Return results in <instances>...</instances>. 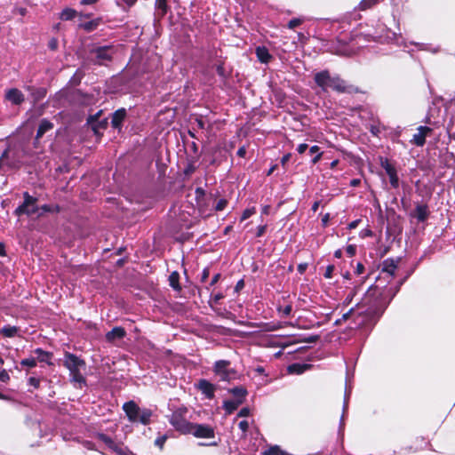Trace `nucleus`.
<instances>
[{"label":"nucleus","instance_id":"obj_1","mask_svg":"<svg viewBox=\"0 0 455 455\" xmlns=\"http://www.w3.org/2000/svg\"><path fill=\"white\" fill-rule=\"evenodd\" d=\"M314 81L319 88V92L326 93L332 90L338 93H354L357 92L355 87L348 84L339 75H331L328 69H323L314 74Z\"/></svg>","mask_w":455,"mask_h":455},{"label":"nucleus","instance_id":"obj_2","mask_svg":"<svg viewBox=\"0 0 455 455\" xmlns=\"http://www.w3.org/2000/svg\"><path fill=\"white\" fill-rule=\"evenodd\" d=\"M123 410L132 423L148 425L151 422L153 411L148 408H140L134 401L124 403Z\"/></svg>","mask_w":455,"mask_h":455},{"label":"nucleus","instance_id":"obj_3","mask_svg":"<svg viewBox=\"0 0 455 455\" xmlns=\"http://www.w3.org/2000/svg\"><path fill=\"white\" fill-rule=\"evenodd\" d=\"M115 53L113 45L97 46L90 51V58L94 64L107 66L112 61Z\"/></svg>","mask_w":455,"mask_h":455},{"label":"nucleus","instance_id":"obj_4","mask_svg":"<svg viewBox=\"0 0 455 455\" xmlns=\"http://www.w3.org/2000/svg\"><path fill=\"white\" fill-rule=\"evenodd\" d=\"M188 413V409L186 407H180L175 410L172 415L169 416L170 424L175 428L176 431L188 435L189 427H191V422H188L186 419V414Z\"/></svg>","mask_w":455,"mask_h":455},{"label":"nucleus","instance_id":"obj_5","mask_svg":"<svg viewBox=\"0 0 455 455\" xmlns=\"http://www.w3.org/2000/svg\"><path fill=\"white\" fill-rule=\"evenodd\" d=\"M24 201L22 204L16 208L14 211L15 215L21 216H32L37 215V217L42 216V212H39V206L37 205V199L32 196H30L28 192L23 193Z\"/></svg>","mask_w":455,"mask_h":455},{"label":"nucleus","instance_id":"obj_6","mask_svg":"<svg viewBox=\"0 0 455 455\" xmlns=\"http://www.w3.org/2000/svg\"><path fill=\"white\" fill-rule=\"evenodd\" d=\"M230 361L219 360L216 361L213 366L214 373L219 377L221 381H230L236 376L235 370L230 368Z\"/></svg>","mask_w":455,"mask_h":455},{"label":"nucleus","instance_id":"obj_7","mask_svg":"<svg viewBox=\"0 0 455 455\" xmlns=\"http://www.w3.org/2000/svg\"><path fill=\"white\" fill-rule=\"evenodd\" d=\"M63 365L70 371L84 369L85 362L77 355L66 352L64 354Z\"/></svg>","mask_w":455,"mask_h":455},{"label":"nucleus","instance_id":"obj_8","mask_svg":"<svg viewBox=\"0 0 455 455\" xmlns=\"http://www.w3.org/2000/svg\"><path fill=\"white\" fill-rule=\"evenodd\" d=\"M380 165L388 176L391 187L395 189L398 188L400 180L395 167L387 158L380 159Z\"/></svg>","mask_w":455,"mask_h":455},{"label":"nucleus","instance_id":"obj_9","mask_svg":"<svg viewBox=\"0 0 455 455\" xmlns=\"http://www.w3.org/2000/svg\"><path fill=\"white\" fill-rule=\"evenodd\" d=\"M189 430L188 434H191L197 438L214 437V429L209 425L192 423Z\"/></svg>","mask_w":455,"mask_h":455},{"label":"nucleus","instance_id":"obj_10","mask_svg":"<svg viewBox=\"0 0 455 455\" xmlns=\"http://www.w3.org/2000/svg\"><path fill=\"white\" fill-rule=\"evenodd\" d=\"M5 99L12 102L13 105L19 106L24 102L25 96L19 89L12 88L6 91Z\"/></svg>","mask_w":455,"mask_h":455},{"label":"nucleus","instance_id":"obj_11","mask_svg":"<svg viewBox=\"0 0 455 455\" xmlns=\"http://www.w3.org/2000/svg\"><path fill=\"white\" fill-rule=\"evenodd\" d=\"M417 130L418 132L413 135L412 142L418 147H422L426 142V137L431 133L432 129L427 126H419Z\"/></svg>","mask_w":455,"mask_h":455},{"label":"nucleus","instance_id":"obj_12","mask_svg":"<svg viewBox=\"0 0 455 455\" xmlns=\"http://www.w3.org/2000/svg\"><path fill=\"white\" fill-rule=\"evenodd\" d=\"M126 116L125 108H119L112 114L111 124L115 129H120Z\"/></svg>","mask_w":455,"mask_h":455},{"label":"nucleus","instance_id":"obj_13","mask_svg":"<svg viewBox=\"0 0 455 455\" xmlns=\"http://www.w3.org/2000/svg\"><path fill=\"white\" fill-rule=\"evenodd\" d=\"M398 259H387L382 262V273L387 274L389 276H394L397 269Z\"/></svg>","mask_w":455,"mask_h":455},{"label":"nucleus","instance_id":"obj_14","mask_svg":"<svg viewBox=\"0 0 455 455\" xmlns=\"http://www.w3.org/2000/svg\"><path fill=\"white\" fill-rule=\"evenodd\" d=\"M198 388L205 395L207 398L214 396L215 387L206 379H200L198 382Z\"/></svg>","mask_w":455,"mask_h":455},{"label":"nucleus","instance_id":"obj_15","mask_svg":"<svg viewBox=\"0 0 455 455\" xmlns=\"http://www.w3.org/2000/svg\"><path fill=\"white\" fill-rule=\"evenodd\" d=\"M125 331L122 327H115L106 334V339L108 342H114L116 339H123L125 336Z\"/></svg>","mask_w":455,"mask_h":455},{"label":"nucleus","instance_id":"obj_16","mask_svg":"<svg viewBox=\"0 0 455 455\" xmlns=\"http://www.w3.org/2000/svg\"><path fill=\"white\" fill-rule=\"evenodd\" d=\"M256 55L261 63H268L272 59L268 50L264 46H259L256 48Z\"/></svg>","mask_w":455,"mask_h":455},{"label":"nucleus","instance_id":"obj_17","mask_svg":"<svg viewBox=\"0 0 455 455\" xmlns=\"http://www.w3.org/2000/svg\"><path fill=\"white\" fill-rule=\"evenodd\" d=\"M311 367L310 364H306V363H292V364H290L287 368V371L289 373H291V374H302L304 371H306L307 370H308L309 368Z\"/></svg>","mask_w":455,"mask_h":455},{"label":"nucleus","instance_id":"obj_18","mask_svg":"<svg viewBox=\"0 0 455 455\" xmlns=\"http://www.w3.org/2000/svg\"><path fill=\"white\" fill-rule=\"evenodd\" d=\"M34 354L36 355V362L39 361L42 363H46L47 364H52V363L50 362V360L52 357V353L44 351L42 348H36L35 349Z\"/></svg>","mask_w":455,"mask_h":455},{"label":"nucleus","instance_id":"obj_19","mask_svg":"<svg viewBox=\"0 0 455 455\" xmlns=\"http://www.w3.org/2000/svg\"><path fill=\"white\" fill-rule=\"evenodd\" d=\"M428 209L425 204H419L415 208V217L419 222L425 221L428 217Z\"/></svg>","mask_w":455,"mask_h":455},{"label":"nucleus","instance_id":"obj_20","mask_svg":"<svg viewBox=\"0 0 455 455\" xmlns=\"http://www.w3.org/2000/svg\"><path fill=\"white\" fill-rule=\"evenodd\" d=\"M52 127H53L52 123H51L47 119L41 120L38 129H37V132H36V139H40L41 137H43L44 134L45 132H47L48 131H50L51 129H52Z\"/></svg>","mask_w":455,"mask_h":455},{"label":"nucleus","instance_id":"obj_21","mask_svg":"<svg viewBox=\"0 0 455 455\" xmlns=\"http://www.w3.org/2000/svg\"><path fill=\"white\" fill-rule=\"evenodd\" d=\"M229 393L233 395L235 400H240L243 403L245 396L247 395V390L243 387H235L229 389Z\"/></svg>","mask_w":455,"mask_h":455},{"label":"nucleus","instance_id":"obj_22","mask_svg":"<svg viewBox=\"0 0 455 455\" xmlns=\"http://www.w3.org/2000/svg\"><path fill=\"white\" fill-rule=\"evenodd\" d=\"M242 401L240 400H227L223 403V408L225 409L228 414H231L234 412L240 404H242Z\"/></svg>","mask_w":455,"mask_h":455},{"label":"nucleus","instance_id":"obj_23","mask_svg":"<svg viewBox=\"0 0 455 455\" xmlns=\"http://www.w3.org/2000/svg\"><path fill=\"white\" fill-rule=\"evenodd\" d=\"M69 376H70V380L72 382H74V383L79 384L80 387L82 385H85L86 384V379L83 376V374L81 373V370L70 371L69 372Z\"/></svg>","mask_w":455,"mask_h":455},{"label":"nucleus","instance_id":"obj_24","mask_svg":"<svg viewBox=\"0 0 455 455\" xmlns=\"http://www.w3.org/2000/svg\"><path fill=\"white\" fill-rule=\"evenodd\" d=\"M169 284L175 291H180L181 286L180 284V274L177 271L172 272L169 275Z\"/></svg>","mask_w":455,"mask_h":455},{"label":"nucleus","instance_id":"obj_25","mask_svg":"<svg viewBox=\"0 0 455 455\" xmlns=\"http://www.w3.org/2000/svg\"><path fill=\"white\" fill-rule=\"evenodd\" d=\"M19 329L16 326L4 325L1 330L0 333L4 337L12 338L17 335Z\"/></svg>","mask_w":455,"mask_h":455},{"label":"nucleus","instance_id":"obj_26","mask_svg":"<svg viewBox=\"0 0 455 455\" xmlns=\"http://www.w3.org/2000/svg\"><path fill=\"white\" fill-rule=\"evenodd\" d=\"M76 15V12L71 8L64 9L60 13V19L63 20H70Z\"/></svg>","mask_w":455,"mask_h":455},{"label":"nucleus","instance_id":"obj_27","mask_svg":"<svg viewBox=\"0 0 455 455\" xmlns=\"http://www.w3.org/2000/svg\"><path fill=\"white\" fill-rule=\"evenodd\" d=\"M156 7L160 16H164L167 12V4L166 0H156Z\"/></svg>","mask_w":455,"mask_h":455},{"label":"nucleus","instance_id":"obj_28","mask_svg":"<svg viewBox=\"0 0 455 455\" xmlns=\"http://www.w3.org/2000/svg\"><path fill=\"white\" fill-rule=\"evenodd\" d=\"M348 399H349V391H347V389L346 388L344 404H343V413H342V416L340 419V428H342L344 427V416L348 408Z\"/></svg>","mask_w":455,"mask_h":455},{"label":"nucleus","instance_id":"obj_29","mask_svg":"<svg viewBox=\"0 0 455 455\" xmlns=\"http://www.w3.org/2000/svg\"><path fill=\"white\" fill-rule=\"evenodd\" d=\"M384 309H377L375 305L369 306L367 309V315H371V318H379Z\"/></svg>","mask_w":455,"mask_h":455},{"label":"nucleus","instance_id":"obj_30","mask_svg":"<svg viewBox=\"0 0 455 455\" xmlns=\"http://www.w3.org/2000/svg\"><path fill=\"white\" fill-rule=\"evenodd\" d=\"M59 211L60 207L58 205L44 204L39 207V212H42V215L44 212H58Z\"/></svg>","mask_w":455,"mask_h":455},{"label":"nucleus","instance_id":"obj_31","mask_svg":"<svg viewBox=\"0 0 455 455\" xmlns=\"http://www.w3.org/2000/svg\"><path fill=\"white\" fill-rule=\"evenodd\" d=\"M379 0H362L359 4V8L362 11L371 8L374 4H376Z\"/></svg>","mask_w":455,"mask_h":455},{"label":"nucleus","instance_id":"obj_32","mask_svg":"<svg viewBox=\"0 0 455 455\" xmlns=\"http://www.w3.org/2000/svg\"><path fill=\"white\" fill-rule=\"evenodd\" d=\"M20 364L28 368H34L36 366V359L35 357L25 358L20 361Z\"/></svg>","mask_w":455,"mask_h":455},{"label":"nucleus","instance_id":"obj_33","mask_svg":"<svg viewBox=\"0 0 455 455\" xmlns=\"http://www.w3.org/2000/svg\"><path fill=\"white\" fill-rule=\"evenodd\" d=\"M281 449L278 445L271 446L269 449L265 451L262 455H280Z\"/></svg>","mask_w":455,"mask_h":455},{"label":"nucleus","instance_id":"obj_34","mask_svg":"<svg viewBox=\"0 0 455 455\" xmlns=\"http://www.w3.org/2000/svg\"><path fill=\"white\" fill-rule=\"evenodd\" d=\"M256 212V210L254 207L245 209L242 214L241 220H245L249 219L251 215H253Z\"/></svg>","mask_w":455,"mask_h":455},{"label":"nucleus","instance_id":"obj_35","mask_svg":"<svg viewBox=\"0 0 455 455\" xmlns=\"http://www.w3.org/2000/svg\"><path fill=\"white\" fill-rule=\"evenodd\" d=\"M167 438L168 437L166 435H161L156 439L155 444L158 446L160 449H163Z\"/></svg>","mask_w":455,"mask_h":455},{"label":"nucleus","instance_id":"obj_36","mask_svg":"<svg viewBox=\"0 0 455 455\" xmlns=\"http://www.w3.org/2000/svg\"><path fill=\"white\" fill-rule=\"evenodd\" d=\"M302 20L301 19H299V18H295V19H292L289 21L288 23V28L290 29H293L295 28L296 27L299 26L301 23H302Z\"/></svg>","mask_w":455,"mask_h":455},{"label":"nucleus","instance_id":"obj_37","mask_svg":"<svg viewBox=\"0 0 455 455\" xmlns=\"http://www.w3.org/2000/svg\"><path fill=\"white\" fill-rule=\"evenodd\" d=\"M227 204H228V201L226 199H220L217 202V204L215 205V210L217 212H220L226 208Z\"/></svg>","mask_w":455,"mask_h":455},{"label":"nucleus","instance_id":"obj_38","mask_svg":"<svg viewBox=\"0 0 455 455\" xmlns=\"http://www.w3.org/2000/svg\"><path fill=\"white\" fill-rule=\"evenodd\" d=\"M334 269V265H328L323 274V276L328 279L331 278Z\"/></svg>","mask_w":455,"mask_h":455},{"label":"nucleus","instance_id":"obj_39","mask_svg":"<svg viewBox=\"0 0 455 455\" xmlns=\"http://www.w3.org/2000/svg\"><path fill=\"white\" fill-rule=\"evenodd\" d=\"M99 439L100 441H102L103 443H105L106 444H108V446L113 444L112 439L105 434H100Z\"/></svg>","mask_w":455,"mask_h":455},{"label":"nucleus","instance_id":"obj_40","mask_svg":"<svg viewBox=\"0 0 455 455\" xmlns=\"http://www.w3.org/2000/svg\"><path fill=\"white\" fill-rule=\"evenodd\" d=\"M355 293H356V288H355V289H354V290H353V291H351V292L347 296V298L345 299V300H344L343 304H344L345 306L349 305V304L351 303V301H352V299H353L354 296L355 295Z\"/></svg>","mask_w":455,"mask_h":455},{"label":"nucleus","instance_id":"obj_41","mask_svg":"<svg viewBox=\"0 0 455 455\" xmlns=\"http://www.w3.org/2000/svg\"><path fill=\"white\" fill-rule=\"evenodd\" d=\"M9 380H10L9 373L5 370L1 371H0V381L6 383Z\"/></svg>","mask_w":455,"mask_h":455},{"label":"nucleus","instance_id":"obj_42","mask_svg":"<svg viewBox=\"0 0 455 455\" xmlns=\"http://www.w3.org/2000/svg\"><path fill=\"white\" fill-rule=\"evenodd\" d=\"M224 298L223 294L220 292H218L216 294H213L211 296V302H213L214 304H218L220 299Z\"/></svg>","mask_w":455,"mask_h":455},{"label":"nucleus","instance_id":"obj_43","mask_svg":"<svg viewBox=\"0 0 455 455\" xmlns=\"http://www.w3.org/2000/svg\"><path fill=\"white\" fill-rule=\"evenodd\" d=\"M28 384L33 386L35 388H38L40 386V379L35 377H30L28 379Z\"/></svg>","mask_w":455,"mask_h":455},{"label":"nucleus","instance_id":"obj_44","mask_svg":"<svg viewBox=\"0 0 455 455\" xmlns=\"http://www.w3.org/2000/svg\"><path fill=\"white\" fill-rule=\"evenodd\" d=\"M266 229H267V225H259V226L257 228L256 236H257V237H260V236H262V235L265 234Z\"/></svg>","mask_w":455,"mask_h":455},{"label":"nucleus","instance_id":"obj_45","mask_svg":"<svg viewBox=\"0 0 455 455\" xmlns=\"http://www.w3.org/2000/svg\"><path fill=\"white\" fill-rule=\"evenodd\" d=\"M284 316H289L291 313L292 307L291 305L285 306L283 308L279 309Z\"/></svg>","mask_w":455,"mask_h":455},{"label":"nucleus","instance_id":"obj_46","mask_svg":"<svg viewBox=\"0 0 455 455\" xmlns=\"http://www.w3.org/2000/svg\"><path fill=\"white\" fill-rule=\"evenodd\" d=\"M354 314H355V309L351 308L347 313L343 314L341 320L343 322H345V321L348 320L352 315H354Z\"/></svg>","mask_w":455,"mask_h":455},{"label":"nucleus","instance_id":"obj_47","mask_svg":"<svg viewBox=\"0 0 455 455\" xmlns=\"http://www.w3.org/2000/svg\"><path fill=\"white\" fill-rule=\"evenodd\" d=\"M239 428L243 432V433H246L248 428H249V423L247 420H242L240 423H239Z\"/></svg>","mask_w":455,"mask_h":455},{"label":"nucleus","instance_id":"obj_48","mask_svg":"<svg viewBox=\"0 0 455 455\" xmlns=\"http://www.w3.org/2000/svg\"><path fill=\"white\" fill-rule=\"evenodd\" d=\"M205 195V191L202 188H197L196 189V197L197 200L203 198Z\"/></svg>","mask_w":455,"mask_h":455},{"label":"nucleus","instance_id":"obj_49","mask_svg":"<svg viewBox=\"0 0 455 455\" xmlns=\"http://www.w3.org/2000/svg\"><path fill=\"white\" fill-rule=\"evenodd\" d=\"M347 253L352 257L355 254V251H356V247L355 245H353V244H350L347 247Z\"/></svg>","mask_w":455,"mask_h":455},{"label":"nucleus","instance_id":"obj_50","mask_svg":"<svg viewBox=\"0 0 455 455\" xmlns=\"http://www.w3.org/2000/svg\"><path fill=\"white\" fill-rule=\"evenodd\" d=\"M433 117H434V115L432 113V108H429V111L425 119V123L429 124H435V122H432Z\"/></svg>","mask_w":455,"mask_h":455},{"label":"nucleus","instance_id":"obj_51","mask_svg":"<svg viewBox=\"0 0 455 455\" xmlns=\"http://www.w3.org/2000/svg\"><path fill=\"white\" fill-rule=\"evenodd\" d=\"M318 339H319V336H318V335H311V336L307 337V338L304 339V341H305V342H307V343H315V342H316Z\"/></svg>","mask_w":455,"mask_h":455},{"label":"nucleus","instance_id":"obj_52","mask_svg":"<svg viewBox=\"0 0 455 455\" xmlns=\"http://www.w3.org/2000/svg\"><path fill=\"white\" fill-rule=\"evenodd\" d=\"M250 414V409L247 407L242 408L238 412V417H247Z\"/></svg>","mask_w":455,"mask_h":455},{"label":"nucleus","instance_id":"obj_53","mask_svg":"<svg viewBox=\"0 0 455 455\" xmlns=\"http://www.w3.org/2000/svg\"><path fill=\"white\" fill-rule=\"evenodd\" d=\"M307 148H308L307 144L302 143L298 146L297 151L299 154H303Z\"/></svg>","mask_w":455,"mask_h":455},{"label":"nucleus","instance_id":"obj_54","mask_svg":"<svg viewBox=\"0 0 455 455\" xmlns=\"http://www.w3.org/2000/svg\"><path fill=\"white\" fill-rule=\"evenodd\" d=\"M58 47V41L55 38H52L49 42V48L52 50H56Z\"/></svg>","mask_w":455,"mask_h":455},{"label":"nucleus","instance_id":"obj_55","mask_svg":"<svg viewBox=\"0 0 455 455\" xmlns=\"http://www.w3.org/2000/svg\"><path fill=\"white\" fill-rule=\"evenodd\" d=\"M363 271H364V266L361 262H358L356 265L355 273L357 275H361V274H363Z\"/></svg>","mask_w":455,"mask_h":455},{"label":"nucleus","instance_id":"obj_56","mask_svg":"<svg viewBox=\"0 0 455 455\" xmlns=\"http://www.w3.org/2000/svg\"><path fill=\"white\" fill-rule=\"evenodd\" d=\"M44 96H45L44 90H39V91L36 92V94L35 95V100H39L42 98H44Z\"/></svg>","mask_w":455,"mask_h":455},{"label":"nucleus","instance_id":"obj_57","mask_svg":"<svg viewBox=\"0 0 455 455\" xmlns=\"http://www.w3.org/2000/svg\"><path fill=\"white\" fill-rule=\"evenodd\" d=\"M309 153L311 155H317L318 153H321L320 152V148L316 145L315 146H312L310 148H309Z\"/></svg>","mask_w":455,"mask_h":455},{"label":"nucleus","instance_id":"obj_58","mask_svg":"<svg viewBox=\"0 0 455 455\" xmlns=\"http://www.w3.org/2000/svg\"><path fill=\"white\" fill-rule=\"evenodd\" d=\"M290 158H291V154L284 155L281 159L282 165L284 166L289 162Z\"/></svg>","mask_w":455,"mask_h":455},{"label":"nucleus","instance_id":"obj_59","mask_svg":"<svg viewBox=\"0 0 455 455\" xmlns=\"http://www.w3.org/2000/svg\"><path fill=\"white\" fill-rule=\"evenodd\" d=\"M96 119V116H90L89 118H88V123L92 126V129L95 131V132H97L96 131V127L94 125V121Z\"/></svg>","mask_w":455,"mask_h":455},{"label":"nucleus","instance_id":"obj_60","mask_svg":"<svg viewBox=\"0 0 455 455\" xmlns=\"http://www.w3.org/2000/svg\"><path fill=\"white\" fill-rule=\"evenodd\" d=\"M237 155L240 156V157H244L245 155H246V149L244 147H242L240 148L238 150H237Z\"/></svg>","mask_w":455,"mask_h":455},{"label":"nucleus","instance_id":"obj_61","mask_svg":"<svg viewBox=\"0 0 455 455\" xmlns=\"http://www.w3.org/2000/svg\"><path fill=\"white\" fill-rule=\"evenodd\" d=\"M270 212V206L269 205H264L261 209V214L262 215H267Z\"/></svg>","mask_w":455,"mask_h":455},{"label":"nucleus","instance_id":"obj_62","mask_svg":"<svg viewBox=\"0 0 455 455\" xmlns=\"http://www.w3.org/2000/svg\"><path fill=\"white\" fill-rule=\"evenodd\" d=\"M220 274H216L211 280L210 282V285L212 286L214 285L220 279Z\"/></svg>","mask_w":455,"mask_h":455},{"label":"nucleus","instance_id":"obj_63","mask_svg":"<svg viewBox=\"0 0 455 455\" xmlns=\"http://www.w3.org/2000/svg\"><path fill=\"white\" fill-rule=\"evenodd\" d=\"M359 221H360L359 220H354V221L350 222V223L348 224V228H349V229H354V228H355L358 226Z\"/></svg>","mask_w":455,"mask_h":455},{"label":"nucleus","instance_id":"obj_64","mask_svg":"<svg viewBox=\"0 0 455 455\" xmlns=\"http://www.w3.org/2000/svg\"><path fill=\"white\" fill-rule=\"evenodd\" d=\"M84 28L87 31H92L94 28V25H93L92 22H87V23L84 24Z\"/></svg>","mask_w":455,"mask_h":455}]
</instances>
